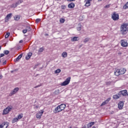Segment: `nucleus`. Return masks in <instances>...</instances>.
<instances>
[{
    "mask_svg": "<svg viewBox=\"0 0 128 128\" xmlns=\"http://www.w3.org/2000/svg\"><path fill=\"white\" fill-rule=\"evenodd\" d=\"M16 72V70H12L11 71L12 74V72Z\"/></svg>",
    "mask_w": 128,
    "mask_h": 128,
    "instance_id": "48",
    "label": "nucleus"
},
{
    "mask_svg": "<svg viewBox=\"0 0 128 128\" xmlns=\"http://www.w3.org/2000/svg\"><path fill=\"white\" fill-rule=\"evenodd\" d=\"M2 56H4V54H0V58H2Z\"/></svg>",
    "mask_w": 128,
    "mask_h": 128,
    "instance_id": "43",
    "label": "nucleus"
},
{
    "mask_svg": "<svg viewBox=\"0 0 128 128\" xmlns=\"http://www.w3.org/2000/svg\"><path fill=\"white\" fill-rule=\"evenodd\" d=\"M66 20H64V18H60V22H61L62 24H64V22Z\"/></svg>",
    "mask_w": 128,
    "mask_h": 128,
    "instance_id": "33",
    "label": "nucleus"
},
{
    "mask_svg": "<svg viewBox=\"0 0 128 128\" xmlns=\"http://www.w3.org/2000/svg\"><path fill=\"white\" fill-rule=\"evenodd\" d=\"M22 114H20L18 115L17 118H18V120H22Z\"/></svg>",
    "mask_w": 128,
    "mask_h": 128,
    "instance_id": "27",
    "label": "nucleus"
},
{
    "mask_svg": "<svg viewBox=\"0 0 128 128\" xmlns=\"http://www.w3.org/2000/svg\"><path fill=\"white\" fill-rule=\"evenodd\" d=\"M108 84H110V82H108Z\"/></svg>",
    "mask_w": 128,
    "mask_h": 128,
    "instance_id": "58",
    "label": "nucleus"
},
{
    "mask_svg": "<svg viewBox=\"0 0 128 128\" xmlns=\"http://www.w3.org/2000/svg\"><path fill=\"white\" fill-rule=\"evenodd\" d=\"M70 82V77L67 78L65 81H64L62 83L61 86H68Z\"/></svg>",
    "mask_w": 128,
    "mask_h": 128,
    "instance_id": "6",
    "label": "nucleus"
},
{
    "mask_svg": "<svg viewBox=\"0 0 128 128\" xmlns=\"http://www.w3.org/2000/svg\"><path fill=\"white\" fill-rule=\"evenodd\" d=\"M32 56V53L28 52V56L26 57V60H30V58Z\"/></svg>",
    "mask_w": 128,
    "mask_h": 128,
    "instance_id": "16",
    "label": "nucleus"
},
{
    "mask_svg": "<svg viewBox=\"0 0 128 128\" xmlns=\"http://www.w3.org/2000/svg\"><path fill=\"white\" fill-rule=\"evenodd\" d=\"M12 14L10 13L6 16L5 18L6 22H8V20H10V18H12Z\"/></svg>",
    "mask_w": 128,
    "mask_h": 128,
    "instance_id": "12",
    "label": "nucleus"
},
{
    "mask_svg": "<svg viewBox=\"0 0 128 128\" xmlns=\"http://www.w3.org/2000/svg\"><path fill=\"white\" fill-rule=\"evenodd\" d=\"M22 32L23 34H26V32H28V31L26 29H24L22 30Z\"/></svg>",
    "mask_w": 128,
    "mask_h": 128,
    "instance_id": "40",
    "label": "nucleus"
},
{
    "mask_svg": "<svg viewBox=\"0 0 128 128\" xmlns=\"http://www.w3.org/2000/svg\"><path fill=\"white\" fill-rule=\"evenodd\" d=\"M20 15H16L15 16H14V20H20Z\"/></svg>",
    "mask_w": 128,
    "mask_h": 128,
    "instance_id": "22",
    "label": "nucleus"
},
{
    "mask_svg": "<svg viewBox=\"0 0 128 128\" xmlns=\"http://www.w3.org/2000/svg\"><path fill=\"white\" fill-rule=\"evenodd\" d=\"M92 128H96V126H93Z\"/></svg>",
    "mask_w": 128,
    "mask_h": 128,
    "instance_id": "57",
    "label": "nucleus"
},
{
    "mask_svg": "<svg viewBox=\"0 0 128 128\" xmlns=\"http://www.w3.org/2000/svg\"><path fill=\"white\" fill-rule=\"evenodd\" d=\"M94 124V122H89L88 124H87V127L88 128H92Z\"/></svg>",
    "mask_w": 128,
    "mask_h": 128,
    "instance_id": "19",
    "label": "nucleus"
},
{
    "mask_svg": "<svg viewBox=\"0 0 128 128\" xmlns=\"http://www.w3.org/2000/svg\"><path fill=\"white\" fill-rule=\"evenodd\" d=\"M112 98H113L114 100H118V98H120V96L118 95V94L114 95L112 96Z\"/></svg>",
    "mask_w": 128,
    "mask_h": 128,
    "instance_id": "18",
    "label": "nucleus"
},
{
    "mask_svg": "<svg viewBox=\"0 0 128 128\" xmlns=\"http://www.w3.org/2000/svg\"><path fill=\"white\" fill-rule=\"evenodd\" d=\"M18 120V118H13L12 120V124H14V122H16Z\"/></svg>",
    "mask_w": 128,
    "mask_h": 128,
    "instance_id": "24",
    "label": "nucleus"
},
{
    "mask_svg": "<svg viewBox=\"0 0 128 128\" xmlns=\"http://www.w3.org/2000/svg\"><path fill=\"white\" fill-rule=\"evenodd\" d=\"M72 42H76L78 40V37L74 36L71 38Z\"/></svg>",
    "mask_w": 128,
    "mask_h": 128,
    "instance_id": "21",
    "label": "nucleus"
},
{
    "mask_svg": "<svg viewBox=\"0 0 128 128\" xmlns=\"http://www.w3.org/2000/svg\"><path fill=\"white\" fill-rule=\"evenodd\" d=\"M62 72V70L60 69H58L55 71L56 74H60Z\"/></svg>",
    "mask_w": 128,
    "mask_h": 128,
    "instance_id": "32",
    "label": "nucleus"
},
{
    "mask_svg": "<svg viewBox=\"0 0 128 128\" xmlns=\"http://www.w3.org/2000/svg\"><path fill=\"white\" fill-rule=\"evenodd\" d=\"M112 18L113 20H118L120 18V15H118V14L114 12L112 14Z\"/></svg>",
    "mask_w": 128,
    "mask_h": 128,
    "instance_id": "3",
    "label": "nucleus"
},
{
    "mask_svg": "<svg viewBox=\"0 0 128 128\" xmlns=\"http://www.w3.org/2000/svg\"><path fill=\"white\" fill-rule=\"evenodd\" d=\"M2 50V46H0V50Z\"/></svg>",
    "mask_w": 128,
    "mask_h": 128,
    "instance_id": "55",
    "label": "nucleus"
},
{
    "mask_svg": "<svg viewBox=\"0 0 128 128\" xmlns=\"http://www.w3.org/2000/svg\"><path fill=\"white\" fill-rule=\"evenodd\" d=\"M3 52H4V54L8 55V54H10V51L8 50H5Z\"/></svg>",
    "mask_w": 128,
    "mask_h": 128,
    "instance_id": "30",
    "label": "nucleus"
},
{
    "mask_svg": "<svg viewBox=\"0 0 128 128\" xmlns=\"http://www.w3.org/2000/svg\"><path fill=\"white\" fill-rule=\"evenodd\" d=\"M66 8V6H64V5L61 6V8H62V10H65V8Z\"/></svg>",
    "mask_w": 128,
    "mask_h": 128,
    "instance_id": "38",
    "label": "nucleus"
},
{
    "mask_svg": "<svg viewBox=\"0 0 128 128\" xmlns=\"http://www.w3.org/2000/svg\"><path fill=\"white\" fill-rule=\"evenodd\" d=\"M3 66L6 64V60H4L2 63Z\"/></svg>",
    "mask_w": 128,
    "mask_h": 128,
    "instance_id": "44",
    "label": "nucleus"
},
{
    "mask_svg": "<svg viewBox=\"0 0 128 128\" xmlns=\"http://www.w3.org/2000/svg\"><path fill=\"white\" fill-rule=\"evenodd\" d=\"M20 88H16L10 92V93L9 94V96H12L14 94H16L18 92Z\"/></svg>",
    "mask_w": 128,
    "mask_h": 128,
    "instance_id": "8",
    "label": "nucleus"
},
{
    "mask_svg": "<svg viewBox=\"0 0 128 128\" xmlns=\"http://www.w3.org/2000/svg\"><path fill=\"white\" fill-rule=\"evenodd\" d=\"M124 107V102H120L118 104V108L119 110H122V108Z\"/></svg>",
    "mask_w": 128,
    "mask_h": 128,
    "instance_id": "11",
    "label": "nucleus"
},
{
    "mask_svg": "<svg viewBox=\"0 0 128 128\" xmlns=\"http://www.w3.org/2000/svg\"><path fill=\"white\" fill-rule=\"evenodd\" d=\"M78 27L77 28V30H82V26L80 25H78Z\"/></svg>",
    "mask_w": 128,
    "mask_h": 128,
    "instance_id": "37",
    "label": "nucleus"
},
{
    "mask_svg": "<svg viewBox=\"0 0 128 128\" xmlns=\"http://www.w3.org/2000/svg\"><path fill=\"white\" fill-rule=\"evenodd\" d=\"M40 64H36L35 66H34V68H36V66H39Z\"/></svg>",
    "mask_w": 128,
    "mask_h": 128,
    "instance_id": "46",
    "label": "nucleus"
},
{
    "mask_svg": "<svg viewBox=\"0 0 128 128\" xmlns=\"http://www.w3.org/2000/svg\"><path fill=\"white\" fill-rule=\"evenodd\" d=\"M12 110V106H8L3 110V114H8Z\"/></svg>",
    "mask_w": 128,
    "mask_h": 128,
    "instance_id": "4",
    "label": "nucleus"
},
{
    "mask_svg": "<svg viewBox=\"0 0 128 128\" xmlns=\"http://www.w3.org/2000/svg\"><path fill=\"white\" fill-rule=\"evenodd\" d=\"M106 104H108V103L106 101L104 102L101 104V106H106Z\"/></svg>",
    "mask_w": 128,
    "mask_h": 128,
    "instance_id": "35",
    "label": "nucleus"
},
{
    "mask_svg": "<svg viewBox=\"0 0 128 128\" xmlns=\"http://www.w3.org/2000/svg\"><path fill=\"white\" fill-rule=\"evenodd\" d=\"M44 114V110H41L38 113L36 114V118H37L38 120H40L42 118V116Z\"/></svg>",
    "mask_w": 128,
    "mask_h": 128,
    "instance_id": "9",
    "label": "nucleus"
},
{
    "mask_svg": "<svg viewBox=\"0 0 128 128\" xmlns=\"http://www.w3.org/2000/svg\"><path fill=\"white\" fill-rule=\"evenodd\" d=\"M67 56H68V53H66V52H63L62 53V58H66Z\"/></svg>",
    "mask_w": 128,
    "mask_h": 128,
    "instance_id": "25",
    "label": "nucleus"
},
{
    "mask_svg": "<svg viewBox=\"0 0 128 128\" xmlns=\"http://www.w3.org/2000/svg\"><path fill=\"white\" fill-rule=\"evenodd\" d=\"M16 6H18V5L16 3L13 4L12 5L10 6V8H16Z\"/></svg>",
    "mask_w": 128,
    "mask_h": 128,
    "instance_id": "29",
    "label": "nucleus"
},
{
    "mask_svg": "<svg viewBox=\"0 0 128 128\" xmlns=\"http://www.w3.org/2000/svg\"><path fill=\"white\" fill-rule=\"evenodd\" d=\"M22 40H20V42H20V44H22Z\"/></svg>",
    "mask_w": 128,
    "mask_h": 128,
    "instance_id": "50",
    "label": "nucleus"
},
{
    "mask_svg": "<svg viewBox=\"0 0 128 128\" xmlns=\"http://www.w3.org/2000/svg\"><path fill=\"white\" fill-rule=\"evenodd\" d=\"M128 42L124 41V40H121V46L124 48H126L128 46Z\"/></svg>",
    "mask_w": 128,
    "mask_h": 128,
    "instance_id": "10",
    "label": "nucleus"
},
{
    "mask_svg": "<svg viewBox=\"0 0 128 128\" xmlns=\"http://www.w3.org/2000/svg\"><path fill=\"white\" fill-rule=\"evenodd\" d=\"M118 96H128V90H122L118 92Z\"/></svg>",
    "mask_w": 128,
    "mask_h": 128,
    "instance_id": "5",
    "label": "nucleus"
},
{
    "mask_svg": "<svg viewBox=\"0 0 128 128\" xmlns=\"http://www.w3.org/2000/svg\"><path fill=\"white\" fill-rule=\"evenodd\" d=\"M0 128H2V124H0Z\"/></svg>",
    "mask_w": 128,
    "mask_h": 128,
    "instance_id": "52",
    "label": "nucleus"
},
{
    "mask_svg": "<svg viewBox=\"0 0 128 128\" xmlns=\"http://www.w3.org/2000/svg\"><path fill=\"white\" fill-rule=\"evenodd\" d=\"M110 100H111L110 98H108L106 100L105 102H106L107 104H108V102H110Z\"/></svg>",
    "mask_w": 128,
    "mask_h": 128,
    "instance_id": "39",
    "label": "nucleus"
},
{
    "mask_svg": "<svg viewBox=\"0 0 128 128\" xmlns=\"http://www.w3.org/2000/svg\"><path fill=\"white\" fill-rule=\"evenodd\" d=\"M10 32L6 33V34L5 35V38H8V36H10Z\"/></svg>",
    "mask_w": 128,
    "mask_h": 128,
    "instance_id": "34",
    "label": "nucleus"
},
{
    "mask_svg": "<svg viewBox=\"0 0 128 128\" xmlns=\"http://www.w3.org/2000/svg\"><path fill=\"white\" fill-rule=\"evenodd\" d=\"M84 6H90V2L86 0V2Z\"/></svg>",
    "mask_w": 128,
    "mask_h": 128,
    "instance_id": "26",
    "label": "nucleus"
},
{
    "mask_svg": "<svg viewBox=\"0 0 128 128\" xmlns=\"http://www.w3.org/2000/svg\"><path fill=\"white\" fill-rule=\"evenodd\" d=\"M44 36H48V34H45Z\"/></svg>",
    "mask_w": 128,
    "mask_h": 128,
    "instance_id": "49",
    "label": "nucleus"
},
{
    "mask_svg": "<svg viewBox=\"0 0 128 128\" xmlns=\"http://www.w3.org/2000/svg\"><path fill=\"white\" fill-rule=\"evenodd\" d=\"M22 0H20L18 1L17 2H16V4H17L18 6L19 4H22Z\"/></svg>",
    "mask_w": 128,
    "mask_h": 128,
    "instance_id": "31",
    "label": "nucleus"
},
{
    "mask_svg": "<svg viewBox=\"0 0 128 128\" xmlns=\"http://www.w3.org/2000/svg\"><path fill=\"white\" fill-rule=\"evenodd\" d=\"M114 74L115 76H120V69H118L117 70H116V72H114Z\"/></svg>",
    "mask_w": 128,
    "mask_h": 128,
    "instance_id": "17",
    "label": "nucleus"
},
{
    "mask_svg": "<svg viewBox=\"0 0 128 128\" xmlns=\"http://www.w3.org/2000/svg\"><path fill=\"white\" fill-rule=\"evenodd\" d=\"M76 6V4H74V3L71 2L68 4V8H74V6Z\"/></svg>",
    "mask_w": 128,
    "mask_h": 128,
    "instance_id": "15",
    "label": "nucleus"
},
{
    "mask_svg": "<svg viewBox=\"0 0 128 128\" xmlns=\"http://www.w3.org/2000/svg\"><path fill=\"white\" fill-rule=\"evenodd\" d=\"M90 38H86L84 40V42H90Z\"/></svg>",
    "mask_w": 128,
    "mask_h": 128,
    "instance_id": "28",
    "label": "nucleus"
},
{
    "mask_svg": "<svg viewBox=\"0 0 128 128\" xmlns=\"http://www.w3.org/2000/svg\"><path fill=\"white\" fill-rule=\"evenodd\" d=\"M110 4H108V5H106L104 8H110Z\"/></svg>",
    "mask_w": 128,
    "mask_h": 128,
    "instance_id": "42",
    "label": "nucleus"
},
{
    "mask_svg": "<svg viewBox=\"0 0 128 128\" xmlns=\"http://www.w3.org/2000/svg\"><path fill=\"white\" fill-rule=\"evenodd\" d=\"M70 82V77L67 78L65 81H64L62 83L61 86H68Z\"/></svg>",
    "mask_w": 128,
    "mask_h": 128,
    "instance_id": "7",
    "label": "nucleus"
},
{
    "mask_svg": "<svg viewBox=\"0 0 128 128\" xmlns=\"http://www.w3.org/2000/svg\"><path fill=\"white\" fill-rule=\"evenodd\" d=\"M38 52H44V48H40L39 49Z\"/></svg>",
    "mask_w": 128,
    "mask_h": 128,
    "instance_id": "41",
    "label": "nucleus"
},
{
    "mask_svg": "<svg viewBox=\"0 0 128 128\" xmlns=\"http://www.w3.org/2000/svg\"><path fill=\"white\" fill-rule=\"evenodd\" d=\"M66 105L65 104H61L60 105L58 106L57 107L55 108V110H54V114H58V112H62V110H64Z\"/></svg>",
    "mask_w": 128,
    "mask_h": 128,
    "instance_id": "1",
    "label": "nucleus"
},
{
    "mask_svg": "<svg viewBox=\"0 0 128 128\" xmlns=\"http://www.w3.org/2000/svg\"><path fill=\"white\" fill-rule=\"evenodd\" d=\"M68 2H74L76 0H67Z\"/></svg>",
    "mask_w": 128,
    "mask_h": 128,
    "instance_id": "47",
    "label": "nucleus"
},
{
    "mask_svg": "<svg viewBox=\"0 0 128 128\" xmlns=\"http://www.w3.org/2000/svg\"><path fill=\"white\" fill-rule=\"evenodd\" d=\"M120 72V74H124L126 73V70L125 68H121L120 69H119Z\"/></svg>",
    "mask_w": 128,
    "mask_h": 128,
    "instance_id": "14",
    "label": "nucleus"
},
{
    "mask_svg": "<svg viewBox=\"0 0 128 128\" xmlns=\"http://www.w3.org/2000/svg\"><path fill=\"white\" fill-rule=\"evenodd\" d=\"M25 30L27 31L28 32H30L32 30V27H30V26H26Z\"/></svg>",
    "mask_w": 128,
    "mask_h": 128,
    "instance_id": "20",
    "label": "nucleus"
},
{
    "mask_svg": "<svg viewBox=\"0 0 128 128\" xmlns=\"http://www.w3.org/2000/svg\"><path fill=\"white\" fill-rule=\"evenodd\" d=\"M2 78V75H0V79Z\"/></svg>",
    "mask_w": 128,
    "mask_h": 128,
    "instance_id": "51",
    "label": "nucleus"
},
{
    "mask_svg": "<svg viewBox=\"0 0 128 128\" xmlns=\"http://www.w3.org/2000/svg\"><path fill=\"white\" fill-rule=\"evenodd\" d=\"M120 30L122 34H126V32H128V24H124L122 25Z\"/></svg>",
    "mask_w": 128,
    "mask_h": 128,
    "instance_id": "2",
    "label": "nucleus"
},
{
    "mask_svg": "<svg viewBox=\"0 0 128 128\" xmlns=\"http://www.w3.org/2000/svg\"><path fill=\"white\" fill-rule=\"evenodd\" d=\"M98 2H102V0H98Z\"/></svg>",
    "mask_w": 128,
    "mask_h": 128,
    "instance_id": "56",
    "label": "nucleus"
},
{
    "mask_svg": "<svg viewBox=\"0 0 128 128\" xmlns=\"http://www.w3.org/2000/svg\"><path fill=\"white\" fill-rule=\"evenodd\" d=\"M82 128H86V126H83Z\"/></svg>",
    "mask_w": 128,
    "mask_h": 128,
    "instance_id": "54",
    "label": "nucleus"
},
{
    "mask_svg": "<svg viewBox=\"0 0 128 128\" xmlns=\"http://www.w3.org/2000/svg\"><path fill=\"white\" fill-rule=\"evenodd\" d=\"M2 124V128H8V122H4Z\"/></svg>",
    "mask_w": 128,
    "mask_h": 128,
    "instance_id": "13",
    "label": "nucleus"
},
{
    "mask_svg": "<svg viewBox=\"0 0 128 128\" xmlns=\"http://www.w3.org/2000/svg\"><path fill=\"white\" fill-rule=\"evenodd\" d=\"M92 0H86V1L90 2H92Z\"/></svg>",
    "mask_w": 128,
    "mask_h": 128,
    "instance_id": "53",
    "label": "nucleus"
},
{
    "mask_svg": "<svg viewBox=\"0 0 128 128\" xmlns=\"http://www.w3.org/2000/svg\"><path fill=\"white\" fill-rule=\"evenodd\" d=\"M0 62H1V61H0Z\"/></svg>",
    "mask_w": 128,
    "mask_h": 128,
    "instance_id": "59",
    "label": "nucleus"
},
{
    "mask_svg": "<svg viewBox=\"0 0 128 128\" xmlns=\"http://www.w3.org/2000/svg\"><path fill=\"white\" fill-rule=\"evenodd\" d=\"M21 58H22V54H20L16 58V62H18L20 60Z\"/></svg>",
    "mask_w": 128,
    "mask_h": 128,
    "instance_id": "23",
    "label": "nucleus"
},
{
    "mask_svg": "<svg viewBox=\"0 0 128 128\" xmlns=\"http://www.w3.org/2000/svg\"><path fill=\"white\" fill-rule=\"evenodd\" d=\"M41 19L40 18H37L36 19V24H38L40 22Z\"/></svg>",
    "mask_w": 128,
    "mask_h": 128,
    "instance_id": "36",
    "label": "nucleus"
},
{
    "mask_svg": "<svg viewBox=\"0 0 128 128\" xmlns=\"http://www.w3.org/2000/svg\"><path fill=\"white\" fill-rule=\"evenodd\" d=\"M40 86H42V84L38 85V86H36L35 88H40Z\"/></svg>",
    "mask_w": 128,
    "mask_h": 128,
    "instance_id": "45",
    "label": "nucleus"
}]
</instances>
